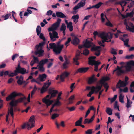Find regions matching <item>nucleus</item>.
<instances>
[{"instance_id": "f257e3e1", "label": "nucleus", "mask_w": 134, "mask_h": 134, "mask_svg": "<svg viewBox=\"0 0 134 134\" xmlns=\"http://www.w3.org/2000/svg\"><path fill=\"white\" fill-rule=\"evenodd\" d=\"M99 36L102 39V41H100L98 42V43L100 46L103 47L104 45L103 43L105 42H108L111 41V39L112 38V34L110 32L108 33L105 32L101 33L99 35Z\"/></svg>"}, {"instance_id": "f03ea898", "label": "nucleus", "mask_w": 134, "mask_h": 134, "mask_svg": "<svg viewBox=\"0 0 134 134\" xmlns=\"http://www.w3.org/2000/svg\"><path fill=\"white\" fill-rule=\"evenodd\" d=\"M96 57L95 56H91L89 58V65L95 66L94 70L96 71H98L99 70L100 71L101 69L103 67L104 64H103L101 66V67L98 69V66L100 64V62L96 61L95 59Z\"/></svg>"}, {"instance_id": "7ed1b4c3", "label": "nucleus", "mask_w": 134, "mask_h": 134, "mask_svg": "<svg viewBox=\"0 0 134 134\" xmlns=\"http://www.w3.org/2000/svg\"><path fill=\"white\" fill-rule=\"evenodd\" d=\"M85 0H82L73 9V10L72 12V13L73 14H76L78 11L77 9L81 7H83L85 5Z\"/></svg>"}, {"instance_id": "20e7f679", "label": "nucleus", "mask_w": 134, "mask_h": 134, "mask_svg": "<svg viewBox=\"0 0 134 134\" xmlns=\"http://www.w3.org/2000/svg\"><path fill=\"white\" fill-rule=\"evenodd\" d=\"M61 21V19L60 18H58L57 21L53 24L51 27H49L48 29V30L49 32L53 30L55 31L57 30L58 27L59 26L60 24Z\"/></svg>"}, {"instance_id": "39448f33", "label": "nucleus", "mask_w": 134, "mask_h": 134, "mask_svg": "<svg viewBox=\"0 0 134 134\" xmlns=\"http://www.w3.org/2000/svg\"><path fill=\"white\" fill-rule=\"evenodd\" d=\"M51 31H52V32L49 33L50 40L52 42H54L56 40V39L59 38V36L58 35V34L57 32L54 31L52 30Z\"/></svg>"}, {"instance_id": "423d86ee", "label": "nucleus", "mask_w": 134, "mask_h": 134, "mask_svg": "<svg viewBox=\"0 0 134 134\" xmlns=\"http://www.w3.org/2000/svg\"><path fill=\"white\" fill-rule=\"evenodd\" d=\"M102 86V85L100 86H97L96 87L93 86L91 87L90 86H87L85 90H90L91 89L93 91V92H95L97 93L101 90Z\"/></svg>"}, {"instance_id": "0eeeda50", "label": "nucleus", "mask_w": 134, "mask_h": 134, "mask_svg": "<svg viewBox=\"0 0 134 134\" xmlns=\"http://www.w3.org/2000/svg\"><path fill=\"white\" fill-rule=\"evenodd\" d=\"M50 97L49 95H47L46 97L43 98L42 99L43 102L45 103L46 104L47 107H48V106L50 105L53 102V100H50V99H47V98H50Z\"/></svg>"}, {"instance_id": "6e6552de", "label": "nucleus", "mask_w": 134, "mask_h": 134, "mask_svg": "<svg viewBox=\"0 0 134 134\" xmlns=\"http://www.w3.org/2000/svg\"><path fill=\"white\" fill-rule=\"evenodd\" d=\"M124 24L126 26V28L127 30L132 32H134V25H133L132 23H130L129 25L126 22H125Z\"/></svg>"}, {"instance_id": "1a4fd4ad", "label": "nucleus", "mask_w": 134, "mask_h": 134, "mask_svg": "<svg viewBox=\"0 0 134 134\" xmlns=\"http://www.w3.org/2000/svg\"><path fill=\"white\" fill-rule=\"evenodd\" d=\"M49 48L51 49H53V51L56 54H59L58 53V50L57 49V48L58 46L56 47V44L54 43H51L49 44Z\"/></svg>"}, {"instance_id": "9d476101", "label": "nucleus", "mask_w": 134, "mask_h": 134, "mask_svg": "<svg viewBox=\"0 0 134 134\" xmlns=\"http://www.w3.org/2000/svg\"><path fill=\"white\" fill-rule=\"evenodd\" d=\"M49 93L51 94V96L50 99L52 98L55 97L57 94L58 93V91L54 90L53 88H50L48 91Z\"/></svg>"}, {"instance_id": "9b49d317", "label": "nucleus", "mask_w": 134, "mask_h": 134, "mask_svg": "<svg viewBox=\"0 0 134 134\" xmlns=\"http://www.w3.org/2000/svg\"><path fill=\"white\" fill-rule=\"evenodd\" d=\"M115 71L116 72V74L118 76L120 75L124 72V71L121 68L118 66H117V68L113 70V74H114V72Z\"/></svg>"}, {"instance_id": "f8f14e48", "label": "nucleus", "mask_w": 134, "mask_h": 134, "mask_svg": "<svg viewBox=\"0 0 134 134\" xmlns=\"http://www.w3.org/2000/svg\"><path fill=\"white\" fill-rule=\"evenodd\" d=\"M17 96V92L15 91H14L6 98V100L7 101H9L14 98Z\"/></svg>"}, {"instance_id": "ddd939ff", "label": "nucleus", "mask_w": 134, "mask_h": 134, "mask_svg": "<svg viewBox=\"0 0 134 134\" xmlns=\"http://www.w3.org/2000/svg\"><path fill=\"white\" fill-rule=\"evenodd\" d=\"M36 50L35 52V54L37 55L38 57L42 56L44 54V51L42 48L39 49H36Z\"/></svg>"}, {"instance_id": "4468645a", "label": "nucleus", "mask_w": 134, "mask_h": 134, "mask_svg": "<svg viewBox=\"0 0 134 134\" xmlns=\"http://www.w3.org/2000/svg\"><path fill=\"white\" fill-rule=\"evenodd\" d=\"M127 85V83H126L124 81L119 80L116 85V87L120 88L121 87H125Z\"/></svg>"}, {"instance_id": "2eb2a0df", "label": "nucleus", "mask_w": 134, "mask_h": 134, "mask_svg": "<svg viewBox=\"0 0 134 134\" xmlns=\"http://www.w3.org/2000/svg\"><path fill=\"white\" fill-rule=\"evenodd\" d=\"M34 127V125L32 124V126H30V124L29 122L25 123L21 126V128L22 129H25L26 127L28 130L31 129Z\"/></svg>"}, {"instance_id": "dca6fc26", "label": "nucleus", "mask_w": 134, "mask_h": 134, "mask_svg": "<svg viewBox=\"0 0 134 134\" xmlns=\"http://www.w3.org/2000/svg\"><path fill=\"white\" fill-rule=\"evenodd\" d=\"M47 76L45 74H43L41 75H40L38 78H37V80H38L41 83V82L44 81L45 79L46 78Z\"/></svg>"}, {"instance_id": "f3484780", "label": "nucleus", "mask_w": 134, "mask_h": 134, "mask_svg": "<svg viewBox=\"0 0 134 134\" xmlns=\"http://www.w3.org/2000/svg\"><path fill=\"white\" fill-rule=\"evenodd\" d=\"M88 67H82L79 68L76 71V73H85L87 72L88 70Z\"/></svg>"}, {"instance_id": "a211bd4d", "label": "nucleus", "mask_w": 134, "mask_h": 134, "mask_svg": "<svg viewBox=\"0 0 134 134\" xmlns=\"http://www.w3.org/2000/svg\"><path fill=\"white\" fill-rule=\"evenodd\" d=\"M69 75V74L67 71H65L60 76V81L63 82L64 81L65 78L67 77Z\"/></svg>"}, {"instance_id": "6ab92c4d", "label": "nucleus", "mask_w": 134, "mask_h": 134, "mask_svg": "<svg viewBox=\"0 0 134 134\" xmlns=\"http://www.w3.org/2000/svg\"><path fill=\"white\" fill-rule=\"evenodd\" d=\"M71 42L74 45H77L79 44L80 42V40L77 37H75L72 39Z\"/></svg>"}, {"instance_id": "aec40b11", "label": "nucleus", "mask_w": 134, "mask_h": 134, "mask_svg": "<svg viewBox=\"0 0 134 134\" xmlns=\"http://www.w3.org/2000/svg\"><path fill=\"white\" fill-rule=\"evenodd\" d=\"M29 71L28 70L24 68H22L17 71L16 72L20 73L21 74L24 75L26 74H27L29 73Z\"/></svg>"}, {"instance_id": "412c9836", "label": "nucleus", "mask_w": 134, "mask_h": 134, "mask_svg": "<svg viewBox=\"0 0 134 134\" xmlns=\"http://www.w3.org/2000/svg\"><path fill=\"white\" fill-rule=\"evenodd\" d=\"M65 61L63 65L64 69H66L68 67V65L69 64L70 62L68 59L66 57L65 58Z\"/></svg>"}, {"instance_id": "4be33fe9", "label": "nucleus", "mask_w": 134, "mask_h": 134, "mask_svg": "<svg viewBox=\"0 0 134 134\" xmlns=\"http://www.w3.org/2000/svg\"><path fill=\"white\" fill-rule=\"evenodd\" d=\"M94 117L95 116L94 115L90 119L87 118L85 119L83 121V124H89L92 122L94 120Z\"/></svg>"}, {"instance_id": "5701e85b", "label": "nucleus", "mask_w": 134, "mask_h": 134, "mask_svg": "<svg viewBox=\"0 0 134 134\" xmlns=\"http://www.w3.org/2000/svg\"><path fill=\"white\" fill-rule=\"evenodd\" d=\"M61 41H58L57 43V45H56V47L58 46V48H57V49L58 50V53L59 54L60 53L62 48H63L64 45L63 44L60 45L59 44L61 42Z\"/></svg>"}, {"instance_id": "b1692460", "label": "nucleus", "mask_w": 134, "mask_h": 134, "mask_svg": "<svg viewBox=\"0 0 134 134\" xmlns=\"http://www.w3.org/2000/svg\"><path fill=\"white\" fill-rule=\"evenodd\" d=\"M92 44V42L86 40L83 44V46L86 48H88L91 46Z\"/></svg>"}, {"instance_id": "393cba45", "label": "nucleus", "mask_w": 134, "mask_h": 134, "mask_svg": "<svg viewBox=\"0 0 134 134\" xmlns=\"http://www.w3.org/2000/svg\"><path fill=\"white\" fill-rule=\"evenodd\" d=\"M59 100L57 99V100L54 104H53L52 106V107L51 108L49 112L51 113L52 112L53 109L54 108L55 105H59L61 104V102L59 101Z\"/></svg>"}, {"instance_id": "a878e982", "label": "nucleus", "mask_w": 134, "mask_h": 134, "mask_svg": "<svg viewBox=\"0 0 134 134\" xmlns=\"http://www.w3.org/2000/svg\"><path fill=\"white\" fill-rule=\"evenodd\" d=\"M56 14L57 16L58 17L62 18L66 17L65 15L61 12H57Z\"/></svg>"}, {"instance_id": "bb28decb", "label": "nucleus", "mask_w": 134, "mask_h": 134, "mask_svg": "<svg viewBox=\"0 0 134 134\" xmlns=\"http://www.w3.org/2000/svg\"><path fill=\"white\" fill-rule=\"evenodd\" d=\"M134 14V12L133 11V10L130 13H127L126 15H122V16L124 18H126L128 17H132L133 16Z\"/></svg>"}, {"instance_id": "cd10ccee", "label": "nucleus", "mask_w": 134, "mask_h": 134, "mask_svg": "<svg viewBox=\"0 0 134 134\" xmlns=\"http://www.w3.org/2000/svg\"><path fill=\"white\" fill-rule=\"evenodd\" d=\"M66 29V26L64 23H63L62 24L60 28V30L61 31H62L64 35H65V31Z\"/></svg>"}, {"instance_id": "c85d7f7f", "label": "nucleus", "mask_w": 134, "mask_h": 134, "mask_svg": "<svg viewBox=\"0 0 134 134\" xmlns=\"http://www.w3.org/2000/svg\"><path fill=\"white\" fill-rule=\"evenodd\" d=\"M79 18V16L78 14L73 15L72 18L71 19L74 20V22L76 23L78 21V19Z\"/></svg>"}, {"instance_id": "c756f323", "label": "nucleus", "mask_w": 134, "mask_h": 134, "mask_svg": "<svg viewBox=\"0 0 134 134\" xmlns=\"http://www.w3.org/2000/svg\"><path fill=\"white\" fill-rule=\"evenodd\" d=\"M29 122H30V126H32V124L35 126L34 123L35 122V117L34 115H32L29 119Z\"/></svg>"}, {"instance_id": "7c9ffc66", "label": "nucleus", "mask_w": 134, "mask_h": 134, "mask_svg": "<svg viewBox=\"0 0 134 134\" xmlns=\"http://www.w3.org/2000/svg\"><path fill=\"white\" fill-rule=\"evenodd\" d=\"M18 103L17 99L13 100H12L9 103V104L11 106V107H13V106H16Z\"/></svg>"}, {"instance_id": "2f4dec72", "label": "nucleus", "mask_w": 134, "mask_h": 134, "mask_svg": "<svg viewBox=\"0 0 134 134\" xmlns=\"http://www.w3.org/2000/svg\"><path fill=\"white\" fill-rule=\"evenodd\" d=\"M45 42L44 41L38 44H37L35 46V48L36 49H38L40 48H42V47L44 44Z\"/></svg>"}, {"instance_id": "473e14b6", "label": "nucleus", "mask_w": 134, "mask_h": 134, "mask_svg": "<svg viewBox=\"0 0 134 134\" xmlns=\"http://www.w3.org/2000/svg\"><path fill=\"white\" fill-rule=\"evenodd\" d=\"M112 109L109 107H107L105 110L106 113L109 115H112Z\"/></svg>"}, {"instance_id": "72a5a7b5", "label": "nucleus", "mask_w": 134, "mask_h": 134, "mask_svg": "<svg viewBox=\"0 0 134 134\" xmlns=\"http://www.w3.org/2000/svg\"><path fill=\"white\" fill-rule=\"evenodd\" d=\"M72 23L71 22H69L67 26V27L69 29L70 31H72L73 30V27L72 25Z\"/></svg>"}, {"instance_id": "f704fd0d", "label": "nucleus", "mask_w": 134, "mask_h": 134, "mask_svg": "<svg viewBox=\"0 0 134 134\" xmlns=\"http://www.w3.org/2000/svg\"><path fill=\"white\" fill-rule=\"evenodd\" d=\"M100 47L99 46H94L92 47L91 48V50L93 51L96 52L99 51H100Z\"/></svg>"}, {"instance_id": "c9c22d12", "label": "nucleus", "mask_w": 134, "mask_h": 134, "mask_svg": "<svg viewBox=\"0 0 134 134\" xmlns=\"http://www.w3.org/2000/svg\"><path fill=\"white\" fill-rule=\"evenodd\" d=\"M48 60L47 59L42 60L39 63V64H40L43 66L44 64L47 63L48 62Z\"/></svg>"}, {"instance_id": "e433bc0d", "label": "nucleus", "mask_w": 134, "mask_h": 134, "mask_svg": "<svg viewBox=\"0 0 134 134\" xmlns=\"http://www.w3.org/2000/svg\"><path fill=\"white\" fill-rule=\"evenodd\" d=\"M13 108L12 107H11L10 108L9 110H8V114H9L10 113L12 117H14V114L13 113Z\"/></svg>"}, {"instance_id": "4c0bfd02", "label": "nucleus", "mask_w": 134, "mask_h": 134, "mask_svg": "<svg viewBox=\"0 0 134 134\" xmlns=\"http://www.w3.org/2000/svg\"><path fill=\"white\" fill-rule=\"evenodd\" d=\"M23 80V77L22 76H20L17 81L18 84L19 85H21L22 84V81Z\"/></svg>"}, {"instance_id": "58836bf2", "label": "nucleus", "mask_w": 134, "mask_h": 134, "mask_svg": "<svg viewBox=\"0 0 134 134\" xmlns=\"http://www.w3.org/2000/svg\"><path fill=\"white\" fill-rule=\"evenodd\" d=\"M109 78L108 77H103L101 80L100 81V82L101 83H105L104 82L106 81L109 80Z\"/></svg>"}, {"instance_id": "ea45409f", "label": "nucleus", "mask_w": 134, "mask_h": 134, "mask_svg": "<svg viewBox=\"0 0 134 134\" xmlns=\"http://www.w3.org/2000/svg\"><path fill=\"white\" fill-rule=\"evenodd\" d=\"M37 66L38 67V69L41 72H43L44 71V69L43 67V65L39 64Z\"/></svg>"}, {"instance_id": "a19ab883", "label": "nucleus", "mask_w": 134, "mask_h": 134, "mask_svg": "<svg viewBox=\"0 0 134 134\" xmlns=\"http://www.w3.org/2000/svg\"><path fill=\"white\" fill-rule=\"evenodd\" d=\"M97 80V79H93V78H90L88 80V82L89 84H91L94 83Z\"/></svg>"}, {"instance_id": "79ce46f5", "label": "nucleus", "mask_w": 134, "mask_h": 134, "mask_svg": "<svg viewBox=\"0 0 134 134\" xmlns=\"http://www.w3.org/2000/svg\"><path fill=\"white\" fill-rule=\"evenodd\" d=\"M103 3L101 2H99L97 4L94 5V8L95 9L99 8Z\"/></svg>"}, {"instance_id": "37998d69", "label": "nucleus", "mask_w": 134, "mask_h": 134, "mask_svg": "<svg viewBox=\"0 0 134 134\" xmlns=\"http://www.w3.org/2000/svg\"><path fill=\"white\" fill-rule=\"evenodd\" d=\"M36 32L38 36H39L41 33V26H38L36 28Z\"/></svg>"}, {"instance_id": "c03bdc74", "label": "nucleus", "mask_w": 134, "mask_h": 134, "mask_svg": "<svg viewBox=\"0 0 134 134\" xmlns=\"http://www.w3.org/2000/svg\"><path fill=\"white\" fill-rule=\"evenodd\" d=\"M124 96L122 94H120L119 97V101L121 103H124Z\"/></svg>"}, {"instance_id": "a18cd8bd", "label": "nucleus", "mask_w": 134, "mask_h": 134, "mask_svg": "<svg viewBox=\"0 0 134 134\" xmlns=\"http://www.w3.org/2000/svg\"><path fill=\"white\" fill-rule=\"evenodd\" d=\"M127 105H126V107L127 108H129L131 107L132 102L131 101V102H130V100L128 99V97H127Z\"/></svg>"}, {"instance_id": "49530a36", "label": "nucleus", "mask_w": 134, "mask_h": 134, "mask_svg": "<svg viewBox=\"0 0 134 134\" xmlns=\"http://www.w3.org/2000/svg\"><path fill=\"white\" fill-rule=\"evenodd\" d=\"M78 59V58L77 57H75L73 58V63L77 65H79V63L77 61Z\"/></svg>"}, {"instance_id": "de8ad7c7", "label": "nucleus", "mask_w": 134, "mask_h": 134, "mask_svg": "<svg viewBox=\"0 0 134 134\" xmlns=\"http://www.w3.org/2000/svg\"><path fill=\"white\" fill-rule=\"evenodd\" d=\"M118 4H120L121 6H125L127 4V2L123 0L118 2Z\"/></svg>"}, {"instance_id": "09e8293b", "label": "nucleus", "mask_w": 134, "mask_h": 134, "mask_svg": "<svg viewBox=\"0 0 134 134\" xmlns=\"http://www.w3.org/2000/svg\"><path fill=\"white\" fill-rule=\"evenodd\" d=\"M75 97L74 95H72L70 97L69 99V104H71L73 103V100H74Z\"/></svg>"}, {"instance_id": "8fccbe9b", "label": "nucleus", "mask_w": 134, "mask_h": 134, "mask_svg": "<svg viewBox=\"0 0 134 134\" xmlns=\"http://www.w3.org/2000/svg\"><path fill=\"white\" fill-rule=\"evenodd\" d=\"M51 84V82H46L44 83L43 86L47 89L48 88Z\"/></svg>"}, {"instance_id": "3c124183", "label": "nucleus", "mask_w": 134, "mask_h": 134, "mask_svg": "<svg viewBox=\"0 0 134 134\" xmlns=\"http://www.w3.org/2000/svg\"><path fill=\"white\" fill-rule=\"evenodd\" d=\"M26 99V98L25 96L23 97H21L17 99L18 103H21L23 102L24 100Z\"/></svg>"}, {"instance_id": "603ef678", "label": "nucleus", "mask_w": 134, "mask_h": 134, "mask_svg": "<svg viewBox=\"0 0 134 134\" xmlns=\"http://www.w3.org/2000/svg\"><path fill=\"white\" fill-rule=\"evenodd\" d=\"M101 84L103 85L105 88L106 89L105 92H106L109 88V86L107 83H103Z\"/></svg>"}, {"instance_id": "864d4df0", "label": "nucleus", "mask_w": 134, "mask_h": 134, "mask_svg": "<svg viewBox=\"0 0 134 134\" xmlns=\"http://www.w3.org/2000/svg\"><path fill=\"white\" fill-rule=\"evenodd\" d=\"M129 41V39H127L125 40V41L124 42V45L126 46V47H129L130 46V45L128 44Z\"/></svg>"}, {"instance_id": "5fc2aeb1", "label": "nucleus", "mask_w": 134, "mask_h": 134, "mask_svg": "<svg viewBox=\"0 0 134 134\" xmlns=\"http://www.w3.org/2000/svg\"><path fill=\"white\" fill-rule=\"evenodd\" d=\"M31 82H35L39 85H41V83L40 82V81H39L38 80H37V79L36 80L34 79H32L31 80Z\"/></svg>"}, {"instance_id": "6e6d98bb", "label": "nucleus", "mask_w": 134, "mask_h": 134, "mask_svg": "<svg viewBox=\"0 0 134 134\" xmlns=\"http://www.w3.org/2000/svg\"><path fill=\"white\" fill-rule=\"evenodd\" d=\"M39 35L40 38L43 40L44 41H45V38L43 34L42 33H40Z\"/></svg>"}, {"instance_id": "4d7b16f0", "label": "nucleus", "mask_w": 134, "mask_h": 134, "mask_svg": "<svg viewBox=\"0 0 134 134\" xmlns=\"http://www.w3.org/2000/svg\"><path fill=\"white\" fill-rule=\"evenodd\" d=\"M17 72H11L9 73V76L10 77H13L17 75L18 74Z\"/></svg>"}, {"instance_id": "13d9d810", "label": "nucleus", "mask_w": 134, "mask_h": 134, "mask_svg": "<svg viewBox=\"0 0 134 134\" xmlns=\"http://www.w3.org/2000/svg\"><path fill=\"white\" fill-rule=\"evenodd\" d=\"M59 116V114L56 113H54L52 115L51 118L52 119H54L55 118L58 117Z\"/></svg>"}, {"instance_id": "bf43d9fd", "label": "nucleus", "mask_w": 134, "mask_h": 134, "mask_svg": "<svg viewBox=\"0 0 134 134\" xmlns=\"http://www.w3.org/2000/svg\"><path fill=\"white\" fill-rule=\"evenodd\" d=\"M134 55L133 54H131L130 55H127L125 57V58L129 59H132L134 57Z\"/></svg>"}, {"instance_id": "052dcab7", "label": "nucleus", "mask_w": 134, "mask_h": 134, "mask_svg": "<svg viewBox=\"0 0 134 134\" xmlns=\"http://www.w3.org/2000/svg\"><path fill=\"white\" fill-rule=\"evenodd\" d=\"M21 68L22 67H21L20 64H19L18 66L16 67V70L14 71V72H16L17 71Z\"/></svg>"}, {"instance_id": "680f3d73", "label": "nucleus", "mask_w": 134, "mask_h": 134, "mask_svg": "<svg viewBox=\"0 0 134 134\" xmlns=\"http://www.w3.org/2000/svg\"><path fill=\"white\" fill-rule=\"evenodd\" d=\"M83 53L84 55H87L89 54V52L88 49H85L83 51Z\"/></svg>"}, {"instance_id": "e2e57ef3", "label": "nucleus", "mask_w": 134, "mask_h": 134, "mask_svg": "<svg viewBox=\"0 0 134 134\" xmlns=\"http://www.w3.org/2000/svg\"><path fill=\"white\" fill-rule=\"evenodd\" d=\"M47 89L43 86L41 90V93H43L47 91Z\"/></svg>"}, {"instance_id": "0e129e2a", "label": "nucleus", "mask_w": 134, "mask_h": 134, "mask_svg": "<svg viewBox=\"0 0 134 134\" xmlns=\"http://www.w3.org/2000/svg\"><path fill=\"white\" fill-rule=\"evenodd\" d=\"M11 15V14L10 13L6 14L4 16V20H5L8 19Z\"/></svg>"}, {"instance_id": "69168bd1", "label": "nucleus", "mask_w": 134, "mask_h": 134, "mask_svg": "<svg viewBox=\"0 0 134 134\" xmlns=\"http://www.w3.org/2000/svg\"><path fill=\"white\" fill-rule=\"evenodd\" d=\"M117 97V95H115L113 97L111 98V103L113 102L116 99Z\"/></svg>"}, {"instance_id": "338daca9", "label": "nucleus", "mask_w": 134, "mask_h": 134, "mask_svg": "<svg viewBox=\"0 0 134 134\" xmlns=\"http://www.w3.org/2000/svg\"><path fill=\"white\" fill-rule=\"evenodd\" d=\"M72 40H71V38L70 37H69L67 39V41H66L65 44V45H67V46H68V45H67L69 43L70 41L71 42Z\"/></svg>"}, {"instance_id": "774afa93", "label": "nucleus", "mask_w": 134, "mask_h": 134, "mask_svg": "<svg viewBox=\"0 0 134 134\" xmlns=\"http://www.w3.org/2000/svg\"><path fill=\"white\" fill-rule=\"evenodd\" d=\"M86 134H92V129H88L86 131Z\"/></svg>"}]
</instances>
